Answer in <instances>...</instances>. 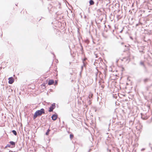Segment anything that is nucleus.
<instances>
[{
    "label": "nucleus",
    "mask_w": 152,
    "mask_h": 152,
    "mask_svg": "<svg viewBox=\"0 0 152 152\" xmlns=\"http://www.w3.org/2000/svg\"><path fill=\"white\" fill-rule=\"evenodd\" d=\"M45 110L43 109H41L40 110L37 111L34 115L33 119H35L37 116H41L42 114H45Z\"/></svg>",
    "instance_id": "nucleus-1"
},
{
    "label": "nucleus",
    "mask_w": 152,
    "mask_h": 152,
    "mask_svg": "<svg viewBox=\"0 0 152 152\" xmlns=\"http://www.w3.org/2000/svg\"><path fill=\"white\" fill-rule=\"evenodd\" d=\"M123 55L124 56V58L127 59L130 57V53L129 51H127L125 52L123 54Z\"/></svg>",
    "instance_id": "nucleus-2"
},
{
    "label": "nucleus",
    "mask_w": 152,
    "mask_h": 152,
    "mask_svg": "<svg viewBox=\"0 0 152 152\" xmlns=\"http://www.w3.org/2000/svg\"><path fill=\"white\" fill-rule=\"evenodd\" d=\"M56 106L55 104H53L49 108V111L50 112H51L53 111V110L55 108Z\"/></svg>",
    "instance_id": "nucleus-3"
},
{
    "label": "nucleus",
    "mask_w": 152,
    "mask_h": 152,
    "mask_svg": "<svg viewBox=\"0 0 152 152\" xmlns=\"http://www.w3.org/2000/svg\"><path fill=\"white\" fill-rule=\"evenodd\" d=\"M14 81V79L12 77H10L9 78V83L10 84H12Z\"/></svg>",
    "instance_id": "nucleus-4"
},
{
    "label": "nucleus",
    "mask_w": 152,
    "mask_h": 152,
    "mask_svg": "<svg viewBox=\"0 0 152 152\" xmlns=\"http://www.w3.org/2000/svg\"><path fill=\"white\" fill-rule=\"evenodd\" d=\"M45 83H43L40 86V88H41L42 89H40L41 91H42L43 90L45 89Z\"/></svg>",
    "instance_id": "nucleus-5"
},
{
    "label": "nucleus",
    "mask_w": 152,
    "mask_h": 152,
    "mask_svg": "<svg viewBox=\"0 0 152 152\" xmlns=\"http://www.w3.org/2000/svg\"><path fill=\"white\" fill-rule=\"evenodd\" d=\"M57 115L56 114L53 115L51 117L52 120L54 121L56 120L57 118Z\"/></svg>",
    "instance_id": "nucleus-6"
},
{
    "label": "nucleus",
    "mask_w": 152,
    "mask_h": 152,
    "mask_svg": "<svg viewBox=\"0 0 152 152\" xmlns=\"http://www.w3.org/2000/svg\"><path fill=\"white\" fill-rule=\"evenodd\" d=\"M54 83V81L53 80H50L49 81L48 85H51L53 84Z\"/></svg>",
    "instance_id": "nucleus-7"
},
{
    "label": "nucleus",
    "mask_w": 152,
    "mask_h": 152,
    "mask_svg": "<svg viewBox=\"0 0 152 152\" xmlns=\"http://www.w3.org/2000/svg\"><path fill=\"white\" fill-rule=\"evenodd\" d=\"M10 143V144L11 145L13 146V147H11L12 148L15 147V143L13 141H10L9 142Z\"/></svg>",
    "instance_id": "nucleus-8"
},
{
    "label": "nucleus",
    "mask_w": 152,
    "mask_h": 152,
    "mask_svg": "<svg viewBox=\"0 0 152 152\" xmlns=\"http://www.w3.org/2000/svg\"><path fill=\"white\" fill-rule=\"evenodd\" d=\"M89 4L90 5H92L94 4V2L92 0H90L89 1Z\"/></svg>",
    "instance_id": "nucleus-9"
},
{
    "label": "nucleus",
    "mask_w": 152,
    "mask_h": 152,
    "mask_svg": "<svg viewBox=\"0 0 152 152\" xmlns=\"http://www.w3.org/2000/svg\"><path fill=\"white\" fill-rule=\"evenodd\" d=\"M149 79L148 78H146L144 79L143 80V81L144 82L146 83L147 82H148L149 80Z\"/></svg>",
    "instance_id": "nucleus-10"
},
{
    "label": "nucleus",
    "mask_w": 152,
    "mask_h": 152,
    "mask_svg": "<svg viewBox=\"0 0 152 152\" xmlns=\"http://www.w3.org/2000/svg\"><path fill=\"white\" fill-rule=\"evenodd\" d=\"M21 14H23V13L24 14V13H27V12L25 10L23 9V10H22V11H21Z\"/></svg>",
    "instance_id": "nucleus-11"
},
{
    "label": "nucleus",
    "mask_w": 152,
    "mask_h": 152,
    "mask_svg": "<svg viewBox=\"0 0 152 152\" xmlns=\"http://www.w3.org/2000/svg\"><path fill=\"white\" fill-rule=\"evenodd\" d=\"M12 132L15 135H17V133L15 130H13L12 131Z\"/></svg>",
    "instance_id": "nucleus-12"
},
{
    "label": "nucleus",
    "mask_w": 152,
    "mask_h": 152,
    "mask_svg": "<svg viewBox=\"0 0 152 152\" xmlns=\"http://www.w3.org/2000/svg\"><path fill=\"white\" fill-rule=\"evenodd\" d=\"M50 130L49 129H48V130H47V132L46 133V135H48L49 133V132H50Z\"/></svg>",
    "instance_id": "nucleus-13"
},
{
    "label": "nucleus",
    "mask_w": 152,
    "mask_h": 152,
    "mask_svg": "<svg viewBox=\"0 0 152 152\" xmlns=\"http://www.w3.org/2000/svg\"><path fill=\"white\" fill-rule=\"evenodd\" d=\"M73 137H74V135L73 134H71L70 135V137L71 139H72L73 138Z\"/></svg>",
    "instance_id": "nucleus-14"
},
{
    "label": "nucleus",
    "mask_w": 152,
    "mask_h": 152,
    "mask_svg": "<svg viewBox=\"0 0 152 152\" xmlns=\"http://www.w3.org/2000/svg\"><path fill=\"white\" fill-rule=\"evenodd\" d=\"M140 64L141 65H142V66H144V62L143 61H141L140 62Z\"/></svg>",
    "instance_id": "nucleus-15"
},
{
    "label": "nucleus",
    "mask_w": 152,
    "mask_h": 152,
    "mask_svg": "<svg viewBox=\"0 0 152 152\" xmlns=\"http://www.w3.org/2000/svg\"><path fill=\"white\" fill-rule=\"evenodd\" d=\"M10 147H11L10 145L8 144L6 146L5 148H7V147L10 148Z\"/></svg>",
    "instance_id": "nucleus-16"
},
{
    "label": "nucleus",
    "mask_w": 152,
    "mask_h": 152,
    "mask_svg": "<svg viewBox=\"0 0 152 152\" xmlns=\"http://www.w3.org/2000/svg\"><path fill=\"white\" fill-rule=\"evenodd\" d=\"M87 59V58H84L83 59V62H84V61H85Z\"/></svg>",
    "instance_id": "nucleus-17"
},
{
    "label": "nucleus",
    "mask_w": 152,
    "mask_h": 152,
    "mask_svg": "<svg viewBox=\"0 0 152 152\" xmlns=\"http://www.w3.org/2000/svg\"><path fill=\"white\" fill-rule=\"evenodd\" d=\"M11 151H9V152H10Z\"/></svg>",
    "instance_id": "nucleus-18"
}]
</instances>
